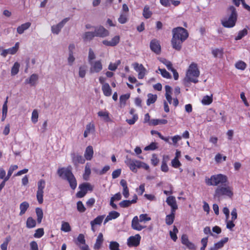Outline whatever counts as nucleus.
<instances>
[{
  "mask_svg": "<svg viewBox=\"0 0 250 250\" xmlns=\"http://www.w3.org/2000/svg\"><path fill=\"white\" fill-rule=\"evenodd\" d=\"M36 213L37 216V222L40 224L42 222V220L43 217V211L42 208H37L36 209Z\"/></svg>",
  "mask_w": 250,
  "mask_h": 250,
  "instance_id": "nucleus-47",
  "label": "nucleus"
},
{
  "mask_svg": "<svg viewBox=\"0 0 250 250\" xmlns=\"http://www.w3.org/2000/svg\"><path fill=\"white\" fill-rule=\"evenodd\" d=\"M95 131V127L93 123H90L86 125L85 129L83 133V136L86 138L89 134L94 133Z\"/></svg>",
  "mask_w": 250,
  "mask_h": 250,
  "instance_id": "nucleus-21",
  "label": "nucleus"
},
{
  "mask_svg": "<svg viewBox=\"0 0 250 250\" xmlns=\"http://www.w3.org/2000/svg\"><path fill=\"white\" fill-rule=\"evenodd\" d=\"M72 163L77 166L79 164H84L85 159L82 156L73 153L71 154Z\"/></svg>",
  "mask_w": 250,
  "mask_h": 250,
  "instance_id": "nucleus-17",
  "label": "nucleus"
},
{
  "mask_svg": "<svg viewBox=\"0 0 250 250\" xmlns=\"http://www.w3.org/2000/svg\"><path fill=\"white\" fill-rule=\"evenodd\" d=\"M96 58V55L94 53V52H93V51L92 50V49L90 48L89 49V52H88V62H91L93 61L94 59H95Z\"/></svg>",
  "mask_w": 250,
  "mask_h": 250,
  "instance_id": "nucleus-61",
  "label": "nucleus"
},
{
  "mask_svg": "<svg viewBox=\"0 0 250 250\" xmlns=\"http://www.w3.org/2000/svg\"><path fill=\"white\" fill-rule=\"evenodd\" d=\"M119 36H116L113 37L111 41L104 40L102 42L104 45L106 46H114L119 42Z\"/></svg>",
  "mask_w": 250,
  "mask_h": 250,
  "instance_id": "nucleus-22",
  "label": "nucleus"
},
{
  "mask_svg": "<svg viewBox=\"0 0 250 250\" xmlns=\"http://www.w3.org/2000/svg\"><path fill=\"white\" fill-rule=\"evenodd\" d=\"M228 16L221 20L222 25L226 28H232L235 25L237 19V13L234 7L230 6L228 10Z\"/></svg>",
  "mask_w": 250,
  "mask_h": 250,
  "instance_id": "nucleus-4",
  "label": "nucleus"
},
{
  "mask_svg": "<svg viewBox=\"0 0 250 250\" xmlns=\"http://www.w3.org/2000/svg\"><path fill=\"white\" fill-rule=\"evenodd\" d=\"M20 67V64L19 62H15L11 69V75L15 76L17 74L19 71Z\"/></svg>",
  "mask_w": 250,
  "mask_h": 250,
  "instance_id": "nucleus-49",
  "label": "nucleus"
},
{
  "mask_svg": "<svg viewBox=\"0 0 250 250\" xmlns=\"http://www.w3.org/2000/svg\"><path fill=\"white\" fill-rule=\"evenodd\" d=\"M202 103L204 105H208L210 104L212 102V96H205L202 100Z\"/></svg>",
  "mask_w": 250,
  "mask_h": 250,
  "instance_id": "nucleus-51",
  "label": "nucleus"
},
{
  "mask_svg": "<svg viewBox=\"0 0 250 250\" xmlns=\"http://www.w3.org/2000/svg\"><path fill=\"white\" fill-rule=\"evenodd\" d=\"M104 218V215H100L97 216L93 221L90 222L91 226H95L97 225H101Z\"/></svg>",
  "mask_w": 250,
  "mask_h": 250,
  "instance_id": "nucleus-40",
  "label": "nucleus"
},
{
  "mask_svg": "<svg viewBox=\"0 0 250 250\" xmlns=\"http://www.w3.org/2000/svg\"><path fill=\"white\" fill-rule=\"evenodd\" d=\"M44 234V230L42 228L38 229L36 231L34 234V237L35 238H41Z\"/></svg>",
  "mask_w": 250,
  "mask_h": 250,
  "instance_id": "nucleus-58",
  "label": "nucleus"
},
{
  "mask_svg": "<svg viewBox=\"0 0 250 250\" xmlns=\"http://www.w3.org/2000/svg\"><path fill=\"white\" fill-rule=\"evenodd\" d=\"M86 69L87 67L86 65H82L80 66L79 70V75L81 78L84 77L86 74Z\"/></svg>",
  "mask_w": 250,
  "mask_h": 250,
  "instance_id": "nucleus-55",
  "label": "nucleus"
},
{
  "mask_svg": "<svg viewBox=\"0 0 250 250\" xmlns=\"http://www.w3.org/2000/svg\"><path fill=\"white\" fill-rule=\"evenodd\" d=\"M102 89L105 96H110L111 95V89L108 83L104 84L102 85Z\"/></svg>",
  "mask_w": 250,
  "mask_h": 250,
  "instance_id": "nucleus-35",
  "label": "nucleus"
},
{
  "mask_svg": "<svg viewBox=\"0 0 250 250\" xmlns=\"http://www.w3.org/2000/svg\"><path fill=\"white\" fill-rule=\"evenodd\" d=\"M159 61L165 64L168 70L171 71L173 69L172 63L168 60L164 58H160L158 59Z\"/></svg>",
  "mask_w": 250,
  "mask_h": 250,
  "instance_id": "nucleus-37",
  "label": "nucleus"
},
{
  "mask_svg": "<svg viewBox=\"0 0 250 250\" xmlns=\"http://www.w3.org/2000/svg\"><path fill=\"white\" fill-rule=\"evenodd\" d=\"M38 117L39 113L38 112V110H33L32 113L31 120L34 124H35L38 122Z\"/></svg>",
  "mask_w": 250,
  "mask_h": 250,
  "instance_id": "nucleus-63",
  "label": "nucleus"
},
{
  "mask_svg": "<svg viewBox=\"0 0 250 250\" xmlns=\"http://www.w3.org/2000/svg\"><path fill=\"white\" fill-rule=\"evenodd\" d=\"M57 173L63 179L67 180L72 189H75L77 186L76 179L72 173L70 167H62L58 169Z\"/></svg>",
  "mask_w": 250,
  "mask_h": 250,
  "instance_id": "nucleus-3",
  "label": "nucleus"
},
{
  "mask_svg": "<svg viewBox=\"0 0 250 250\" xmlns=\"http://www.w3.org/2000/svg\"><path fill=\"white\" fill-rule=\"evenodd\" d=\"M178 232V230L175 226L173 227L172 231H170L169 234L171 239L175 242L177 239V233Z\"/></svg>",
  "mask_w": 250,
  "mask_h": 250,
  "instance_id": "nucleus-52",
  "label": "nucleus"
},
{
  "mask_svg": "<svg viewBox=\"0 0 250 250\" xmlns=\"http://www.w3.org/2000/svg\"><path fill=\"white\" fill-rule=\"evenodd\" d=\"M119 244L116 241H111L110 242L109 248L110 250H119Z\"/></svg>",
  "mask_w": 250,
  "mask_h": 250,
  "instance_id": "nucleus-57",
  "label": "nucleus"
},
{
  "mask_svg": "<svg viewBox=\"0 0 250 250\" xmlns=\"http://www.w3.org/2000/svg\"><path fill=\"white\" fill-rule=\"evenodd\" d=\"M150 49L157 54L161 52V45L160 42L156 39H153L150 43Z\"/></svg>",
  "mask_w": 250,
  "mask_h": 250,
  "instance_id": "nucleus-15",
  "label": "nucleus"
},
{
  "mask_svg": "<svg viewBox=\"0 0 250 250\" xmlns=\"http://www.w3.org/2000/svg\"><path fill=\"white\" fill-rule=\"evenodd\" d=\"M29 207V205L27 202H23L20 205V215H22Z\"/></svg>",
  "mask_w": 250,
  "mask_h": 250,
  "instance_id": "nucleus-36",
  "label": "nucleus"
},
{
  "mask_svg": "<svg viewBox=\"0 0 250 250\" xmlns=\"http://www.w3.org/2000/svg\"><path fill=\"white\" fill-rule=\"evenodd\" d=\"M141 236L137 234L134 236H130L127 240V244L129 247H137L140 243Z\"/></svg>",
  "mask_w": 250,
  "mask_h": 250,
  "instance_id": "nucleus-12",
  "label": "nucleus"
},
{
  "mask_svg": "<svg viewBox=\"0 0 250 250\" xmlns=\"http://www.w3.org/2000/svg\"><path fill=\"white\" fill-rule=\"evenodd\" d=\"M45 182L44 180H40L38 183V190L37 191H43L45 188Z\"/></svg>",
  "mask_w": 250,
  "mask_h": 250,
  "instance_id": "nucleus-64",
  "label": "nucleus"
},
{
  "mask_svg": "<svg viewBox=\"0 0 250 250\" xmlns=\"http://www.w3.org/2000/svg\"><path fill=\"white\" fill-rule=\"evenodd\" d=\"M125 162L130 170L134 173H136L137 169L140 168L149 170V166L146 163L135 159H132L128 156L126 157Z\"/></svg>",
  "mask_w": 250,
  "mask_h": 250,
  "instance_id": "nucleus-6",
  "label": "nucleus"
},
{
  "mask_svg": "<svg viewBox=\"0 0 250 250\" xmlns=\"http://www.w3.org/2000/svg\"><path fill=\"white\" fill-rule=\"evenodd\" d=\"M140 222H146L151 220V218L148 216L147 214H142L140 215L139 218Z\"/></svg>",
  "mask_w": 250,
  "mask_h": 250,
  "instance_id": "nucleus-59",
  "label": "nucleus"
},
{
  "mask_svg": "<svg viewBox=\"0 0 250 250\" xmlns=\"http://www.w3.org/2000/svg\"><path fill=\"white\" fill-rule=\"evenodd\" d=\"M61 230L65 232L71 231V227L68 222L62 221L61 226Z\"/></svg>",
  "mask_w": 250,
  "mask_h": 250,
  "instance_id": "nucleus-46",
  "label": "nucleus"
},
{
  "mask_svg": "<svg viewBox=\"0 0 250 250\" xmlns=\"http://www.w3.org/2000/svg\"><path fill=\"white\" fill-rule=\"evenodd\" d=\"M181 242L183 245H185L189 250H195V245L191 242L189 241L188 237L186 234H183L182 236Z\"/></svg>",
  "mask_w": 250,
  "mask_h": 250,
  "instance_id": "nucleus-19",
  "label": "nucleus"
},
{
  "mask_svg": "<svg viewBox=\"0 0 250 250\" xmlns=\"http://www.w3.org/2000/svg\"><path fill=\"white\" fill-rule=\"evenodd\" d=\"M168 156H164L162 162V165L161 167V170L163 172H167L168 171V167L167 165V162L168 160Z\"/></svg>",
  "mask_w": 250,
  "mask_h": 250,
  "instance_id": "nucleus-33",
  "label": "nucleus"
},
{
  "mask_svg": "<svg viewBox=\"0 0 250 250\" xmlns=\"http://www.w3.org/2000/svg\"><path fill=\"white\" fill-rule=\"evenodd\" d=\"M69 18H66L63 19L61 22L56 25L51 26V32L53 34L58 35L60 32L62 28L65 23L69 20Z\"/></svg>",
  "mask_w": 250,
  "mask_h": 250,
  "instance_id": "nucleus-11",
  "label": "nucleus"
},
{
  "mask_svg": "<svg viewBox=\"0 0 250 250\" xmlns=\"http://www.w3.org/2000/svg\"><path fill=\"white\" fill-rule=\"evenodd\" d=\"M94 32L96 37L101 38H104L109 35V31L103 26L96 27Z\"/></svg>",
  "mask_w": 250,
  "mask_h": 250,
  "instance_id": "nucleus-13",
  "label": "nucleus"
},
{
  "mask_svg": "<svg viewBox=\"0 0 250 250\" xmlns=\"http://www.w3.org/2000/svg\"><path fill=\"white\" fill-rule=\"evenodd\" d=\"M172 38L171 41L172 46L174 49L180 51L182 48L183 42L188 37V32L182 27H177L172 29Z\"/></svg>",
  "mask_w": 250,
  "mask_h": 250,
  "instance_id": "nucleus-1",
  "label": "nucleus"
},
{
  "mask_svg": "<svg viewBox=\"0 0 250 250\" xmlns=\"http://www.w3.org/2000/svg\"><path fill=\"white\" fill-rule=\"evenodd\" d=\"M18 168V167L17 165H12L9 167V169L8 171L7 175L6 176V180H8L10 177H11L12 174L13 173V171L15 170H16Z\"/></svg>",
  "mask_w": 250,
  "mask_h": 250,
  "instance_id": "nucleus-54",
  "label": "nucleus"
},
{
  "mask_svg": "<svg viewBox=\"0 0 250 250\" xmlns=\"http://www.w3.org/2000/svg\"><path fill=\"white\" fill-rule=\"evenodd\" d=\"M104 242L103 235L102 233H100L96 239V243L94 246V249L99 250L101 249Z\"/></svg>",
  "mask_w": 250,
  "mask_h": 250,
  "instance_id": "nucleus-28",
  "label": "nucleus"
},
{
  "mask_svg": "<svg viewBox=\"0 0 250 250\" xmlns=\"http://www.w3.org/2000/svg\"><path fill=\"white\" fill-rule=\"evenodd\" d=\"M90 65L91 73H99L103 69V65L101 60L93 61L89 63Z\"/></svg>",
  "mask_w": 250,
  "mask_h": 250,
  "instance_id": "nucleus-10",
  "label": "nucleus"
},
{
  "mask_svg": "<svg viewBox=\"0 0 250 250\" xmlns=\"http://www.w3.org/2000/svg\"><path fill=\"white\" fill-rule=\"evenodd\" d=\"M171 164V166L175 168H178L181 166V163L179 161V159L176 158H174L172 160Z\"/></svg>",
  "mask_w": 250,
  "mask_h": 250,
  "instance_id": "nucleus-62",
  "label": "nucleus"
},
{
  "mask_svg": "<svg viewBox=\"0 0 250 250\" xmlns=\"http://www.w3.org/2000/svg\"><path fill=\"white\" fill-rule=\"evenodd\" d=\"M93 147L91 146H88L85 150L84 157L85 160L90 161L91 160L93 156Z\"/></svg>",
  "mask_w": 250,
  "mask_h": 250,
  "instance_id": "nucleus-24",
  "label": "nucleus"
},
{
  "mask_svg": "<svg viewBox=\"0 0 250 250\" xmlns=\"http://www.w3.org/2000/svg\"><path fill=\"white\" fill-rule=\"evenodd\" d=\"M248 33V30L246 28H244L238 32L237 35L235 37V40L236 41L240 40L246 36Z\"/></svg>",
  "mask_w": 250,
  "mask_h": 250,
  "instance_id": "nucleus-42",
  "label": "nucleus"
},
{
  "mask_svg": "<svg viewBox=\"0 0 250 250\" xmlns=\"http://www.w3.org/2000/svg\"><path fill=\"white\" fill-rule=\"evenodd\" d=\"M212 54L215 58H221L223 55L222 49L216 48L212 50Z\"/></svg>",
  "mask_w": 250,
  "mask_h": 250,
  "instance_id": "nucleus-48",
  "label": "nucleus"
},
{
  "mask_svg": "<svg viewBox=\"0 0 250 250\" xmlns=\"http://www.w3.org/2000/svg\"><path fill=\"white\" fill-rule=\"evenodd\" d=\"M165 90H166V99L169 104H171L172 103V97L170 95L171 91V88L169 85H166L165 86Z\"/></svg>",
  "mask_w": 250,
  "mask_h": 250,
  "instance_id": "nucleus-39",
  "label": "nucleus"
},
{
  "mask_svg": "<svg viewBox=\"0 0 250 250\" xmlns=\"http://www.w3.org/2000/svg\"><path fill=\"white\" fill-rule=\"evenodd\" d=\"M227 181V177L222 174L213 175L210 178L207 177L205 178V183L209 186H216L219 185H223Z\"/></svg>",
  "mask_w": 250,
  "mask_h": 250,
  "instance_id": "nucleus-7",
  "label": "nucleus"
},
{
  "mask_svg": "<svg viewBox=\"0 0 250 250\" xmlns=\"http://www.w3.org/2000/svg\"><path fill=\"white\" fill-rule=\"evenodd\" d=\"M95 36L94 32H86L83 35V39L84 42L91 41Z\"/></svg>",
  "mask_w": 250,
  "mask_h": 250,
  "instance_id": "nucleus-30",
  "label": "nucleus"
},
{
  "mask_svg": "<svg viewBox=\"0 0 250 250\" xmlns=\"http://www.w3.org/2000/svg\"><path fill=\"white\" fill-rule=\"evenodd\" d=\"M134 70L138 72V78L142 79L146 74V70L142 64L135 62L132 64Z\"/></svg>",
  "mask_w": 250,
  "mask_h": 250,
  "instance_id": "nucleus-9",
  "label": "nucleus"
},
{
  "mask_svg": "<svg viewBox=\"0 0 250 250\" xmlns=\"http://www.w3.org/2000/svg\"><path fill=\"white\" fill-rule=\"evenodd\" d=\"M152 15V12L150 11L149 6L148 5L145 6L143 11V17L146 19L150 18Z\"/></svg>",
  "mask_w": 250,
  "mask_h": 250,
  "instance_id": "nucleus-34",
  "label": "nucleus"
},
{
  "mask_svg": "<svg viewBox=\"0 0 250 250\" xmlns=\"http://www.w3.org/2000/svg\"><path fill=\"white\" fill-rule=\"evenodd\" d=\"M38 80V75L33 74L29 78L25 80V83L26 84H29L31 86H35L37 83Z\"/></svg>",
  "mask_w": 250,
  "mask_h": 250,
  "instance_id": "nucleus-25",
  "label": "nucleus"
},
{
  "mask_svg": "<svg viewBox=\"0 0 250 250\" xmlns=\"http://www.w3.org/2000/svg\"><path fill=\"white\" fill-rule=\"evenodd\" d=\"M166 202L171 207V211L175 212L178 208V206L175 197L173 196L168 197L166 200Z\"/></svg>",
  "mask_w": 250,
  "mask_h": 250,
  "instance_id": "nucleus-18",
  "label": "nucleus"
},
{
  "mask_svg": "<svg viewBox=\"0 0 250 250\" xmlns=\"http://www.w3.org/2000/svg\"><path fill=\"white\" fill-rule=\"evenodd\" d=\"M140 220L137 216H134L131 221V227L132 228L138 231H141L146 227L142 226L140 224Z\"/></svg>",
  "mask_w": 250,
  "mask_h": 250,
  "instance_id": "nucleus-16",
  "label": "nucleus"
},
{
  "mask_svg": "<svg viewBox=\"0 0 250 250\" xmlns=\"http://www.w3.org/2000/svg\"><path fill=\"white\" fill-rule=\"evenodd\" d=\"M147 97L148 98L146 101L147 105H150V104L154 103L157 99V96L156 95H153L151 94H148Z\"/></svg>",
  "mask_w": 250,
  "mask_h": 250,
  "instance_id": "nucleus-53",
  "label": "nucleus"
},
{
  "mask_svg": "<svg viewBox=\"0 0 250 250\" xmlns=\"http://www.w3.org/2000/svg\"><path fill=\"white\" fill-rule=\"evenodd\" d=\"M235 67L239 70H244L247 67L246 63L242 61H239L235 64Z\"/></svg>",
  "mask_w": 250,
  "mask_h": 250,
  "instance_id": "nucleus-50",
  "label": "nucleus"
},
{
  "mask_svg": "<svg viewBox=\"0 0 250 250\" xmlns=\"http://www.w3.org/2000/svg\"><path fill=\"white\" fill-rule=\"evenodd\" d=\"M157 73H160L163 77L166 79H170L171 76L169 72H168L165 69H162L159 68L158 70L156 71Z\"/></svg>",
  "mask_w": 250,
  "mask_h": 250,
  "instance_id": "nucleus-43",
  "label": "nucleus"
},
{
  "mask_svg": "<svg viewBox=\"0 0 250 250\" xmlns=\"http://www.w3.org/2000/svg\"><path fill=\"white\" fill-rule=\"evenodd\" d=\"M228 240V237L224 238L217 243H215L212 247H210L209 250H218L222 248Z\"/></svg>",
  "mask_w": 250,
  "mask_h": 250,
  "instance_id": "nucleus-20",
  "label": "nucleus"
},
{
  "mask_svg": "<svg viewBox=\"0 0 250 250\" xmlns=\"http://www.w3.org/2000/svg\"><path fill=\"white\" fill-rule=\"evenodd\" d=\"M175 212H171L170 214L167 215L166 217V223L167 225H171L174 221Z\"/></svg>",
  "mask_w": 250,
  "mask_h": 250,
  "instance_id": "nucleus-38",
  "label": "nucleus"
},
{
  "mask_svg": "<svg viewBox=\"0 0 250 250\" xmlns=\"http://www.w3.org/2000/svg\"><path fill=\"white\" fill-rule=\"evenodd\" d=\"M233 196V188L226 185L218 186L215 190L214 198H220L221 197L231 198Z\"/></svg>",
  "mask_w": 250,
  "mask_h": 250,
  "instance_id": "nucleus-5",
  "label": "nucleus"
},
{
  "mask_svg": "<svg viewBox=\"0 0 250 250\" xmlns=\"http://www.w3.org/2000/svg\"><path fill=\"white\" fill-rule=\"evenodd\" d=\"M137 199L138 198L137 195H134L133 199L132 200H123L119 203V205L122 208H127L131 204L136 203Z\"/></svg>",
  "mask_w": 250,
  "mask_h": 250,
  "instance_id": "nucleus-23",
  "label": "nucleus"
},
{
  "mask_svg": "<svg viewBox=\"0 0 250 250\" xmlns=\"http://www.w3.org/2000/svg\"><path fill=\"white\" fill-rule=\"evenodd\" d=\"M77 208L80 212H84L86 210L82 202L80 201L77 203Z\"/></svg>",
  "mask_w": 250,
  "mask_h": 250,
  "instance_id": "nucleus-60",
  "label": "nucleus"
},
{
  "mask_svg": "<svg viewBox=\"0 0 250 250\" xmlns=\"http://www.w3.org/2000/svg\"><path fill=\"white\" fill-rule=\"evenodd\" d=\"M167 123L165 119H151L149 122V125H165Z\"/></svg>",
  "mask_w": 250,
  "mask_h": 250,
  "instance_id": "nucleus-31",
  "label": "nucleus"
},
{
  "mask_svg": "<svg viewBox=\"0 0 250 250\" xmlns=\"http://www.w3.org/2000/svg\"><path fill=\"white\" fill-rule=\"evenodd\" d=\"M98 115L106 122H109L111 121L109 117V113L107 111L101 110L98 113Z\"/></svg>",
  "mask_w": 250,
  "mask_h": 250,
  "instance_id": "nucleus-32",
  "label": "nucleus"
},
{
  "mask_svg": "<svg viewBox=\"0 0 250 250\" xmlns=\"http://www.w3.org/2000/svg\"><path fill=\"white\" fill-rule=\"evenodd\" d=\"M118 21L121 24H124L127 21V15L125 13H121L118 20Z\"/></svg>",
  "mask_w": 250,
  "mask_h": 250,
  "instance_id": "nucleus-56",
  "label": "nucleus"
},
{
  "mask_svg": "<svg viewBox=\"0 0 250 250\" xmlns=\"http://www.w3.org/2000/svg\"><path fill=\"white\" fill-rule=\"evenodd\" d=\"M36 222L35 219L32 217H29L27 218L26 221V227L29 229L35 227Z\"/></svg>",
  "mask_w": 250,
  "mask_h": 250,
  "instance_id": "nucleus-45",
  "label": "nucleus"
},
{
  "mask_svg": "<svg viewBox=\"0 0 250 250\" xmlns=\"http://www.w3.org/2000/svg\"><path fill=\"white\" fill-rule=\"evenodd\" d=\"M57 173L63 179L67 180L72 189H75L77 186L76 179L72 173L70 167H62L58 169Z\"/></svg>",
  "mask_w": 250,
  "mask_h": 250,
  "instance_id": "nucleus-2",
  "label": "nucleus"
},
{
  "mask_svg": "<svg viewBox=\"0 0 250 250\" xmlns=\"http://www.w3.org/2000/svg\"><path fill=\"white\" fill-rule=\"evenodd\" d=\"M19 48V42H17L13 47L3 50L1 53V55L3 57H5L8 54L14 55L18 51Z\"/></svg>",
  "mask_w": 250,
  "mask_h": 250,
  "instance_id": "nucleus-14",
  "label": "nucleus"
},
{
  "mask_svg": "<svg viewBox=\"0 0 250 250\" xmlns=\"http://www.w3.org/2000/svg\"><path fill=\"white\" fill-rule=\"evenodd\" d=\"M79 188L86 194L88 190H93V187L89 183H83L79 185Z\"/></svg>",
  "mask_w": 250,
  "mask_h": 250,
  "instance_id": "nucleus-27",
  "label": "nucleus"
},
{
  "mask_svg": "<svg viewBox=\"0 0 250 250\" xmlns=\"http://www.w3.org/2000/svg\"><path fill=\"white\" fill-rule=\"evenodd\" d=\"M130 115H132L133 117L132 119H126V122L129 124L130 125H132L135 124V123L138 120V116L136 114H134V110H130L129 112Z\"/></svg>",
  "mask_w": 250,
  "mask_h": 250,
  "instance_id": "nucleus-44",
  "label": "nucleus"
},
{
  "mask_svg": "<svg viewBox=\"0 0 250 250\" xmlns=\"http://www.w3.org/2000/svg\"><path fill=\"white\" fill-rule=\"evenodd\" d=\"M31 25V23L29 22L22 24L21 25L18 27L17 29V32L19 34H22L25 30L28 29L30 27Z\"/></svg>",
  "mask_w": 250,
  "mask_h": 250,
  "instance_id": "nucleus-29",
  "label": "nucleus"
},
{
  "mask_svg": "<svg viewBox=\"0 0 250 250\" xmlns=\"http://www.w3.org/2000/svg\"><path fill=\"white\" fill-rule=\"evenodd\" d=\"M120 214L117 211H110L108 215L105 218L104 221V224H105L107 222L109 221L110 220H111L112 219H115L117 218L118 217H119Z\"/></svg>",
  "mask_w": 250,
  "mask_h": 250,
  "instance_id": "nucleus-26",
  "label": "nucleus"
},
{
  "mask_svg": "<svg viewBox=\"0 0 250 250\" xmlns=\"http://www.w3.org/2000/svg\"><path fill=\"white\" fill-rule=\"evenodd\" d=\"M199 75L200 71L198 70L197 64L192 63L189 65L187 72L186 79L188 82H192L196 83L198 82L197 78Z\"/></svg>",
  "mask_w": 250,
  "mask_h": 250,
  "instance_id": "nucleus-8",
  "label": "nucleus"
},
{
  "mask_svg": "<svg viewBox=\"0 0 250 250\" xmlns=\"http://www.w3.org/2000/svg\"><path fill=\"white\" fill-rule=\"evenodd\" d=\"M130 97L129 94H126L124 95H122L120 97V104L121 108H123V106L125 104L127 100L129 99Z\"/></svg>",
  "mask_w": 250,
  "mask_h": 250,
  "instance_id": "nucleus-41",
  "label": "nucleus"
}]
</instances>
